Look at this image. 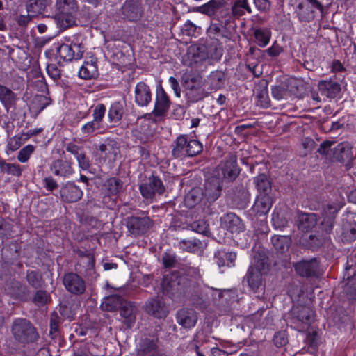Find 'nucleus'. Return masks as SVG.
I'll return each mask as SVG.
<instances>
[{
	"instance_id": "7c9ffc66",
	"label": "nucleus",
	"mask_w": 356,
	"mask_h": 356,
	"mask_svg": "<svg viewBox=\"0 0 356 356\" xmlns=\"http://www.w3.org/2000/svg\"><path fill=\"white\" fill-rule=\"evenodd\" d=\"M76 13H70L64 11H58L54 17L57 26L62 31L65 30L75 23Z\"/></svg>"
},
{
	"instance_id": "f257e3e1",
	"label": "nucleus",
	"mask_w": 356,
	"mask_h": 356,
	"mask_svg": "<svg viewBox=\"0 0 356 356\" xmlns=\"http://www.w3.org/2000/svg\"><path fill=\"white\" fill-rule=\"evenodd\" d=\"M161 287L165 296L174 300H179L182 297L197 293L200 283L188 275H180L177 273H173L164 276Z\"/></svg>"
},
{
	"instance_id": "0e129e2a",
	"label": "nucleus",
	"mask_w": 356,
	"mask_h": 356,
	"mask_svg": "<svg viewBox=\"0 0 356 356\" xmlns=\"http://www.w3.org/2000/svg\"><path fill=\"white\" fill-rule=\"evenodd\" d=\"M100 128L101 125L92 120V121L85 124L81 127V132L83 135L88 136L94 133L95 131L99 129Z\"/></svg>"
},
{
	"instance_id": "2eb2a0df",
	"label": "nucleus",
	"mask_w": 356,
	"mask_h": 356,
	"mask_svg": "<svg viewBox=\"0 0 356 356\" xmlns=\"http://www.w3.org/2000/svg\"><path fill=\"white\" fill-rule=\"evenodd\" d=\"M61 199L66 202H76L83 196L82 190L73 182L68 181L60 191Z\"/></svg>"
},
{
	"instance_id": "09e8293b",
	"label": "nucleus",
	"mask_w": 356,
	"mask_h": 356,
	"mask_svg": "<svg viewBox=\"0 0 356 356\" xmlns=\"http://www.w3.org/2000/svg\"><path fill=\"white\" fill-rule=\"evenodd\" d=\"M225 75L222 71H213L208 77L211 89H219L224 85Z\"/></svg>"
},
{
	"instance_id": "6ab92c4d",
	"label": "nucleus",
	"mask_w": 356,
	"mask_h": 356,
	"mask_svg": "<svg viewBox=\"0 0 356 356\" xmlns=\"http://www.w3.org/2000/svg\"><path fill=\"white\" fill-rule=\"evenodd\" d=\"M135 102L139 106H147L152 101V92L148 85L141 81L136 84L134 90Z\"/></svg>"
},
{
	"instance_id": "9d476101",
	"label": "nucleus",
	"mask_w": 356,
	"mask_h": 356,
	"mask_svg": "<svg viewBox=\"0 0 356 356\" xmlns=\"http://www.w3.org/2000/svg\"><path fill=\"white\" fill-rule=\"evenodd\" d=\"M293 267L296 273L301 277H318L321 273L319 261L316 258L301 260L294 264Z\"/></svg>"
},
{
	"instance_id": "72a5a7b5",
	"label": "nucleus",
	"mask_w": 356,
	"mask_h": 356,
	"mask_svg": "<svg viewBox=\"0 0 356 356\" xmlns=\"http://www.w3.org/2000/svg\"><path fill=\"white\" fill-rule=\"evenodd\" d=\"M270 267V263L268 257L263 252H257L253 257V264L249 268H254V271H258L266 274Z\"/></svg>"
},
{
	"instance_id": "bf43d9fd",
	"label": "nucleus",
	"mask_w": 356,
	"mask_h": 356,
	"mask_svg": "<svg viewBox=\"0 0 356 356\" xmlns=\"http://www.w3.org/2000/svg\"><path fill=\"white\" fill-rule=\"evenodd\" d=\"M245 10L248 13H252V9L248 3V0H237L232 7V14L236 16L243 15Z\"/></svg>"
},
{
	"instance_id": "b1692460",
	"label": "nucleus",
	"mask_w": 356,
	"mask_h": 356,
	"mask_svg": "<svg viewBox=\"0 0 356 356\" xmlns=\"http://www.w3.org/2000/svg\"><path fill=\"white\" fill-rule=\"evenodd\" d=\"M7 293L15 299L26 300L29 290L28 287L18 281H12L6 288Z\"/></svg>"
},
{
	"instance_id": "393cba45",
	"label": "nucleus",
	"mask_w": 356,
	"mask_h": 356,
	"mask_svg": "<svg viewBox=\"0 0 356 356\" xmlns=\"http://www.w3.org/2000/svg\"><path fill=\"white\" fill-rule=\"evenodd\" d=\"M328 241V238L323 234L305 235L300 239V244L307 248L317 250Z\"/></svg>"
},
{
	"instance_id": "4468645a",
	"label": "nucleus",
	"mask_w": 356,
	"mask_h": 356,
	"mask_svg": "<svg viewBox=\"0 0 356 356\" xmlns=\"http://www.w3.org/2000/svg\"><path fill=\"white\" fill-rule=\"evenodd\" d=\"M206 50L207 48L204 46L189 47L186 54L183 58L184 64L188 66H193L206 60L208 59V56L206 54Z\"/></svg>"
},
{
	"instance_id": "f03ea898",
	"label": "nucleus",
	"mask_w": 356,
	"mask_h": 356,
	"mask_svg": "<svg viewBox=\"0 0 356 356\" xmlns=\"http://www.w3.org/2000/svg\"><path fill=\"white\" fill-rule=\"evenodd\" d=\"M203 150L202 144L197 140L188 139L186 135H180L172 144V155L175 158L193 157Z\"/></svg>"
},
{
	"instance_id": "680f3d73",
	"label": "nucleus",
	"mask_w": 356,
	"mask_h": 356,
	"mask_svg": "<svg viewBox=\"0 0 356 356\" xmlns=\"http://www.w3.org/2000/svg\"><path fill=\"white\" fill-rule=\"evenodd\" d=\"M256 98L257 99V104L264 108H268L270 105L268 97V89L264 87L261 89H257Z\"/></svg>"
},
{
	"instance_id": "6e6d98bb",
	"label": "nucleus",
	"mask_w": 356,
	"mask_h": 356,
	"mask_svg": "<svg viewBox=\"0 0 356 356\" xmlns=\"http://www.w3.org/2000/svg\"><path fill=\"white\" fill-rule=\"evenodd\" d=\"M71 45H68L66 44H62L57 49V56L63 61H71L72 60H75L74 54L73 53Z\"/></svg>"
},
{
	"instance_id": "5701e85b",
	"label": "nucleus",
	"mask_w": 356,
	"mask_h": 356,
	"mask_svg": "<svg viewBox=\"0 0 356 356\" xmlns=\"http://www.w3.org/2000/svg\"><path fill=\"white\" fill-rule=\"evenodd\" d=\"M200 11L209 16L215 15L218 12L223 15L228 14L225 0H211L207 3L200 6Z\"/></svg>"
},
{
	"instance_id": "4be33fe9",
	"label": "nucleus",
	"mask_w": 356,
	"mask_h": 356,
	"mask_svg": "<svg viewBox=\"0 0 356 356\" xmlns=\"http://www.w3.org/2000/svg\"><path fill=\"white\" fill-rule=\"evenodd\" d=\"M50 170L55 175L63 177H69L74 172L72 161L67 159L55 160L51 164Z\"/></svg>"
},
{
	"instance_id": "864d4df0",
	"label": "nucleus",
	"mask_w": 356,
	"mask_h": 356,
	"mask_svg": "<svg viewBox=\"0 0 356 356\" xmlns=\"http://www.w3.org/2000/svg\"><path fill=\"white\" fill-rule=\"evenodd\" d=\"M124 113L123 105L119 102H114L108 111V118L111 122H118L122 118Z\"/></svg>"
},
{
	"instance_id": "338daca9",
	"label": "nucleus",
	"mask_w": 356,
	"mask_h": 356,
	"mask_svg": "<svg viewBox=\"0 0 356 356\" xmlns=\"http://www.w3.org/2000/svg\"><path fill=\"white\" fill-rule=\"evenodd\" d=\"M272 96L277 100H280L286 98L288 91L284 86H275L271 88Z\"/></svg>"
},
{
	"instance_id": "f8f14e48",
	"label": "nucleus",
	"mask_w": 356,
	"mask_h": 356,
	"mask_svg": "<svg viewBox=\"0 0 356 356\" xmlns=\"http://www.w3.org/2000/svg\"><path fill=\"white\" fill-rule=\"evenodd\" d=\"M139 189L142 196L146 199H152L156 193L161 195L165 191L161 180L154 175L149 177L145 182L141 184Z\"/></svg>"
},
{
	"instance_id": "49530a36",
	"label": "nucleus",
	"mask_w": 356,
	"mask_h": 356,
	"mask_svg": "<svg viewBox=\"0 0 356 356\" xmlns=\"http://www.w3.org/2000/svg\"><path fill=\"white\" fill-rule=\"evenodd\" d=\"M272 222L275 228L283 229L287 226L288 220L286 212L281 209H275L272 214Z\"/></svg>"
},
{
	"instance_id": "0eeeda50",
	"label": "nucleus",
	"mask_w": 356,
	"mask_h": 356,
	"mask_svg": "<svg viewBox=\"0 0 356 356\" xmlns=\"http://www.w3.org/2000/svg\"><path fill=\"white\" fill-rule=\"evenodd\" d=\"M126 225L131 235L139 236L145 234L153 226L154 222L149 216L142 213L128 217Z\"/></svg>"
},
{
	"instance_id": "e433bc0d",
	"label": "nucleus",
	"mask_w": 356,
	"mask_h": 356,
	"mask_svg": "<svg viewBox=\"0 0 356 356\" xmlns=\"http://www.w3.org/2000/svg\"><path fill=\"white\" fill-rule=\"evenodd\" d=\"M317 216L315 213H301L298 216V227L302 231H308L317 224Z\"/></svg>"
},
{
	"instance_id": "c9c22d12",
	"label": "nucleus",
	"mask_w": 356,
	"mask_h": 356,
	"mask_svg": "<svg viewBox=\"0 0 356 356\" xmlns=\"http://www.w3.org/2000/svg\"><path fill=\"white\" fill-rule=\"evenodd\" d=\"M233 200L238 208H245L250 202V193L246 186L243 185L237 186L234 191Z\"/></svg>"
},
{
	"instance_id": "4d7b16f0",
	"label": "nucleus",
	"mask_w": 356,
	"mask_h": 356,
	"mask_svg": "<svg viewBox=\"0 0 356 356\" xmlns=\"http://www.w3.org/2000/svg\"><path fill=\"white\" fill-rule=\"evenodd\" d=\"M227 32L225 24L220 22L211 23L208 29L209 34L213 37H226Z\"/></svg>"
},
{
	"instance_id": "e2e57ef3",
	"label": "nucleus",
	"mask_w": 356,
	"mask_h": 356,
	"mask_svg": "<svg viewBox=\"0 0 356 356\" xmlns=\"http://www.w3.org/2000/svg\"><path fill=\"white\" fill-rule=\"evenodd\" d=\"M49 298V296L46 291L38 290L36 291L33 302L37 305H45Z\"/></svg>"
},
{
	"instance_id": "bb28decb",
	"label": "nucleus",
	"mask_w": 356,
	"mask_h": 356,
	"mask_svg": "<svg viewBox=\"0 0 356 356\" xmlns=\"http://www.w3.org/2000/svg\"><path fill=\"white\" fill-rule=\"evenodd\" d=\"M333 157L338 161L349 163L353 159L350 144L348 142L339 143L333 149Z\"/></svg>"
},
{
	"instance_id": "ddd939ff",
	"label": "nucleus",
	"mask_w": 356,
	"mask_h": 356,
	"mask_svg": "<svg viewBox=\"0 0 356 356\" xmlns=\"http://www.w3.org/2000/svg\"><path fill=\"white\" fill-rule=\"evenodd\" d=\"M143 0H126L122 7V14L130 21H137L143 14Z\"/></svg>"
},
{
	"instance_id": "5fc2aeb1",
	"label": "nucleus",
	"mask_w": 356,
	"mask_h": 356,
	"mask_svg": "<svg viewBox=\"0 0 356 356\" xmlns=\"http://www.w3.org/2000/svg\"><path fill=\"white\" fill-rule=\"evenodd\" d=\"M202 191L200 188H193L185 197V203L188 207H192L199 203L203 198Z\"/></svg>"
},
{
	"instance_id": "7ed1b4c3",
	"label": "nucleus",
	"mask_w": 356,
	"mask_h": 356,
	"mask_svg": "<svg viewBox=\"0 0 356 356\" xmlns=\"http://www.w3.org/2000/svg\"><path fill=\"white\" fill-rule=\"evenodd\" d=\"M294 13L301 22H310L316 13H322L323 6L318 0H291Z\"/></svg>"
},
{
	"instance_id": "de8ad7c7",
	"label": "nucleus",
	"mask_w": 356,
	"mask_h": 356,
	"mask_svg": "<svg viewBox=\"0 0 356 356\" xmlns=\"http://www.w3.org/2000/svg\"><path fill=\"white\" fill-rule=\"evenodd\" d=\"M26 279L29 284L35 289L41 288L44 284L42 274L37 270H28Z\"/></svg>"
},
{
	"instance_id": "69168bd1",
	"label": "nucleus",
	"mask_w": 356,
	"mask_h": 356,
	"mask_svg": "<svg viewBox=\"0 0 356 356\" xmlns=\"http://www.w3.org/2000/svg\"><path fill=\"white\" fill-rule=\"evenodd\" d=\"M34 151V147L31 145H28L22 148L17 156V159L22 163H25L28 161L30 156Z\"/></svg>"
},
{
	"instance_id": "412c9836",
	"label": "nucleus",
	"mask_w": 356,
	"mask_h": 356,
	"mask_svg": "<svg viewBox=\"0 0 356 356\" xmlns=\"http://www.w3.org/2000/svg\"><path fill=\"white\" fill-rule=\"evenodd\" d=\"M221 225L232 233H238L244 230L241 220L234 213H228L220 218Z\"/></svg>"
},
{
	"instance_id": "c85d7f7f",
	"label": "nucleus",
	"mask_w": 356,
	"mask_h": 356,
	"mask_svg": "<svg viewBox=\"0 0 356 356\" xmlns=\"http://www.w3.org/2000/svg\"><path fill=\"white\" fill-rule=\"evenodd\" d=\"M273 205V200L269 195H259L253 207L252 211L257 215H266Z\"/></svg>"
},
{
	"instance_id": "a19ab883",
	"label": "nucleus",
	"mask_w": 356,
	"mask_h": 356,
	"mask_svg": "<svg viewBox=\"0 0 356 356\" xmlns=\"http://www.w3.org/2000/svg\"><path fill=\"white\" fill-rule=\"evenodd\" d=\"M254 182L259 195H269L272 189L271 183L266 174L262 173L254 177Z\"/></svg>"
},
{
	"instance_id": "8fccbe9b",
	"label": "nucleus",
	"mask_w": 356,
	"mask_h": 356,
	"mask_svg": "<svg viewBox=\"0 0 356 356\" xmlns=\"http://www.w3.org/2000/svg\"><path fill=\"white\" fill-rule=\"evenodd\" d=\"M56 8L58 11L76 13L78 6L76 0H56Z\"/></svg>"
},
{
	"instance_id": "a878e982",
	"label": "nucleus",
	"mask_w": 356,
	"mask_h": 356,
	"mask_svg": "<svg viewBox=\"0 0 356 356\" xmlns=\"http://www.w3.org/2000/svg\"><path fill=\"white\" fill-rule=\"evenodd\" d=\"M341 236L344 241L350 242L356 238V222L353 216H347L341 222Z\"/></svg>"
},
{
	"instance_id": "a211bd4d",
	"label": "nucleus",
	"mask_w": 356,
	"mask_h": 356,
	"mask_svg": "<svg viewBox=\"0 0 356 356\" xmlns=\"http://www.w3.org/2000/svg\"><path fill=\"white\" fill-rule=\"evenodd\" d=\"M170 102L162 87H160L156 90V100L153 113L155 116L164 115L170 108Z\"/></svg>"
},
{
	"instance_id": "cd10ccee",
	"label": "nucleus",
	"mask_w": 356,
	"mask_h": 356,
	"mask_svg": "<svg viewBox=\"0 0 356 356\" xmlns=\"http://www.w3.org/2000/svg\"><path fill=\"white\" fill-rule=\"evenodd\" d=\"M136 307L129 301H124L120 308L121 316L124 318V323L128 327H131L136 321Z\"/></svg>"
},
{
	"instance_id": "3c124183",
	"label": "nucleus",
	"mask_w": 356,
	"mask_h": 356,
	"mask_svg": "<svg viewBox=\"0 0 356 356\" xmlns=\"http://www.w3.org/2000/svg\"><path fill=\"white\" fill-rule=\"evenodd\" d=\"M254 36L257 44L259 47H264L269 43L271 32L266 29H256L254 31Z\"/></svg>"
},
{
	"instance_id": "20e7f679",
	"label": "nucleus",
	"mask_w": 356,
	"mask_h": 356,
	"mask_svg": "<svg viewBox=\"0 0 356 356\" xmlns=\"http://www.w3.org/2000/svg\"><path fill=\"white\" fill-rule=\"evenodd\" d=\"M11 332L14 339L22 343H32L38 338L36 328L26 318L15 319L11 326Z\"/></svg>"
},
{
	"instance_id": "79ce46f5",
	"label": "nucleus",
	"mask_w": 356,
	"mask_h": 356,
	"mask_svg": "<svg viewBox=\"0 0 356 356\" xmlns=\"http://www.w3.org/2000/svg\"><path fill=\"white\" fill-rule=\"evenodd\" d=\"M84 40V37L81 34L73 36L70 45L74 51L75 60L81 59L83 57L85 51Z\"/></svg>"
},
{
	"instance_id": "473e14b6",
	"label": "nucleus",
	"mask_w": 356,
	"mask_h": 356,
	"mask_svg": "<svg viewBox=\"0 0 356 356\" xmlns=\"http://www.w3.org/2000/svg\"><path fill=\"white\" fill-rule=\"evenodd\" d=\"M318 90L322 95L328 98H334L340 92V85L332 81H321L318 83Z\"/></svg>"
},
{
	"instance_id": "4c0bfd02",
	"label": "nucleus",
	"mask_w": 356,
	"mask_h": 356,
	"mask_svg": "<svg viewBox=\"0 0 356 356\" xmlns=\"http://www.w3.org/2000/svg\"><path fill=\"white\" fill-rule=\"evenodd\" d=\"M124 300L119 295L114 294L104 298L101 307L103 310L114 312L120 309Z\"/></svg>"
},
{
	"instance_id": "39448f33",
	"label": "nucleus",
	"mask_w": 356,
	"mask_h": 356,
	"mask_svg": "<svg viewBox=\"0 0 356 356\" xmlns=\"http://www.w3.org/2000/svg\"><path fill=\"white\" fill-rule=\"evenodd\" d=\"M289 321L295 329L302 331L314 319V312L306 306L293 307L288 316Z\"/></svg>"
},
{
	"instance_id": "6e6552de",
	"label": "nucleus",
	"mask_w": 356,
	"mask_h": 356,
	"mask_svg": "<svg viewBox=\"0 0 356 356\" xmlns=\"http://www.w3.org/2000/svg\"><path fill=\"white\" fill-rule=\"evenodd\" d=\"M183 86L188 99L193 102L201 100L205 96L202 78L200 76H186L184 78Z\"/></svg>"
},
{
	"instance_id": "aec40b11",
	"label": "nucleus",
	"mask_w": 356,
	"mask_h": 356,
	"mask_svg": "<svg viewBox=\"0 0 356 356\" xmlns=\"http://www.w3.org/2000/svg\"><path fill=\"white\" fill-rule=\"evenodd\" d=\"M177 323L184 328L194 327L197 321V314L193 309L183 308L177 312Z\"/></svg>"
},
{
	"instance_id": "1a4fd4ad",
	"label": "nucleus",
	"mask_w": 356,
	"mask_h": 356,
	"mask_svg": "<svg viewBox=\"0 0 356 356\" xmlns=\"http://www.w3.org/2000/svg\"><path fill=\"white\" fill-rule=\"evenodd\" d=\"M222 187V179L218 172L217 175L211 176L205 181L202 195L207 202H213L220 196Z\"/></svg>"
},
{
	"instance_id": "ea45409f",
	"label": "nucleus",
	"mask_w": 356,
	"mask_h": 356,
	"mask_svg": "<svg viewBox=\"0 0 356 356\" xmlns=\"http://www.w3.org/2000/svg\"><path fill=\"white\" fill-rule=\"evenodd\" d=\"M271 243L277 252L283 253L289 250L291 238L289 236L275 235L271 238Z\"/></svg>"
},
{
	"instance_id": "f704fd0d",
	"label": "nucleus",
	"mask_w": 356,
	"mask_h": 356,
	"mask_svg": "<svg viewBox=\"0 0 356 356\" xmlns=\"http://www.w3.org/2000/svg\"><path fill=\"white\" fill-rule=\"evenodd\" d=\"M123 182L116 177H111L105 181L102 186V190L108 196L116 195L122 190Z\"/></svg>"
},
{
	"instance_id": "774afa93",
	"label": "nucleus",
	"mask_w": 356,
	"mask_h": 356,
	"mask_svg": "<svg viewBox=\"0 0 356 356\" xmlns=\"http://www.w3.org/2000/svg\"><path fill=\"white\" fill-rule=\"evenodd\" d=\"M106 113V107L102 104H97L93 111V120L101 125L102 121Z\"/></svg>"
},
{
	"instance_id": "58836bf2",
	"label": "nucleus",
	"mask_w": 356,
	"mask_h": 356,
	"mask_svg": "<svg viewBox=\"0 0 356 356\" xmlns=\"http://www.w3.org/2000/svg\"><path fill=\"white\" fill-rule=\"evenodd\" d=\"M98 75L97 65L95 61H86L81 67L79 76L83 79H91Z\"/></svg>"
},
{
	"instance_id": "9b49d317",
	"label": "nucleus",
	"mask_w": 356,
	"mask_h": 356,
	"mask_svg": "<svg viewBox=\"0 0 356 356\" xmlns=\"http://www.w3.org/2000/svg\"><path fill=\"white\" fill-rule=\"evenodd\" d=\"M63 283L65 289L74 295L83 294L86 288L84 280L75 273H67L63 278Z\"/></svg>"
},
{
	"instance_id": "13d9d810",
	"label": "nucleus",
	"mask_w": 356,
	"mask_h": 356,
	"mask_svg": "<svg viewBox=\"0 0 356 356\" xmlns=\"http://www.w3.org/2000/svg\"><path fill=\"white\" fill-rule=\"evenodd\" d=\"M0 168L1 172H6L16 177H20L22 173V170L19 165L6 163L4 160L1 162Z\"/></svg>"
},
{
	"instance_id": "dca6fc26",
	"label": "nucleus",
	"mask_w": 356,
	"mask_h": 356,
	"mask_svg": "<svg viewBox=\"0 0 356 356\" xmlns=\"http://www.w3.org/2000/svg\"><path fill=\"white\" fill-rule=\"evenodd\" d=\"M239 168L237 165L236 157L230 156L220 168V177L227 179L229 181L234 180L239 174Z\"/></svg>"
},
{
	"instance_id": "c756f323",
	"label": "nucleus",
	"mask_w": 356,
	"mask_h": 356,
	"mask_svg": "<svg viewBox=\"0 0 356 356\" xmlns=\"http://www.w3.org/2000/svg\"><path fill=\"white\" fill-rule=\"evenodd\" d=\"M158 340L154 339L145 338L138 344L136 352L138 355L146 356L149 354L155 355L154 353L158 348Z\"/></svg>"
},
{
	"instance_id": "423d86ee",
	"label": "nucleus",
	"mask_w": 356,
	"mask_h": 356,
	"mask_svg": "<svg viewBox=\"0 0 356 356\" xmlns=\"http://www.w3.org/2000/svg\"><path fill=\"white\" fill-rule=\"evenodd\" d=\"M344 204L343 198L339 197L334 201L330 202L324 207L322 212L323 220L321 224L323 230L327 234L332 232L337 214L344 206Z\"/></svg>"
},
{
	"instance_id": "37998d69",
	"label": "nucleus",
	"mask_w": 356,
	"mask_h": 356,
	"mask_svg": "<svg viewBox=\"0 0 356 356\" xmlns=\"http://www.w3.org/2000/svg\"><path fill=\"white\" fill-rule=\"evenodd\" d=\"M181 249L189 252H199L203 248V243L196 238L182 239L179 243Z\"/></svg>"
},
{
	"instance_id": "a18cd8bd",
	"label": "nucleus",
	"mask_w": 356,
	"mask_h": 356,
	"mask_svg": "<svg viewBox=\"0 0 356 356\" xmlns=\"http://www.w3.org/2000/svg\"><path fill=\"white\" fill-rule=\"evenodd\" d=\"M16 95L7 87L0 85V101L6 106L10 107L15 104Z\"/></svg>"
},
{
	"instance_id": "f3484780",
	"label": "nucleus",
	"mask_w": 356,
	"mask_h": 356,
	"mask_svg": "<svg viewBox=\"0 0 356 356\" xmlns=\"http://www.w3.org/2000/svg\"><path fill=\"white\" fill-rule=\"evenodd\" d=\"M146 312L157 318H164L168 314L165 303L159 298H152L146 302Z\"/></svg>"
},
{
	"instance_id": "2f4dec72",
	"label": "nucleus",
	"mask_w": 356,
	"mask_h": 356,
	"mask_svg": "<svg viewBox=\"0 0 356 356\" xmlns=\"http://www.w3.org/2000/svg\"><path fill=\"white\" fill-rule=\"evenodd\" d=\"M263 273L254 271V268H249L243 282H246L250 288L254 292L263 290L262 276Z\"/></svg>"
},
{
	"instance_id": "603ef678",
	"label": "nucleus",
	"mask_w": 356,
	"mask_h": 356,
	"mask_svg": "<svg viewBox=\"0 0 356 356\" xmlns=\"http://www.w3.org/2000/svg\"><path fill=\"white\" fill-rule=\"evenodd\" d=\"M207 48L206 54L208 59L218 60L222 56V48L218 41L213 42L210 44L204 46Z\"/></svg>"
},
{
	"instance_id": "c03bdc74",
	"label": "nucleus",
	"mask_w": 356,
	"mask_h": 356,
	"mask_svg": "<svg viewBox=\"0 0 356 356\" xmlns=\"http://www.w3.org/2000/svg\"><path fill=\"white\" fill-rule=\"evenodd\" d=\"M99 150L104 153V157L107 158L110 161H115L119 154V149L116 143L113 141L101 144L99 146Z\"/></svg>"
},
{
	"instance_id": "052dcab7",
	"label": "nucleus",
	"mask_w": 356,
	"mask_h": 356,
	"mask_svg": "<svg viewBox=\"0 0 356 356\" xmlns=\"http://www.w3.org/2000/svg\"><path fill=\"white\" fill-rule=\"evenodd\" d=\"M51 104L49 97L43 95H38L34 97L32 100V107L35 111L40 112Z\"/></svg>"
}]
</instances>
